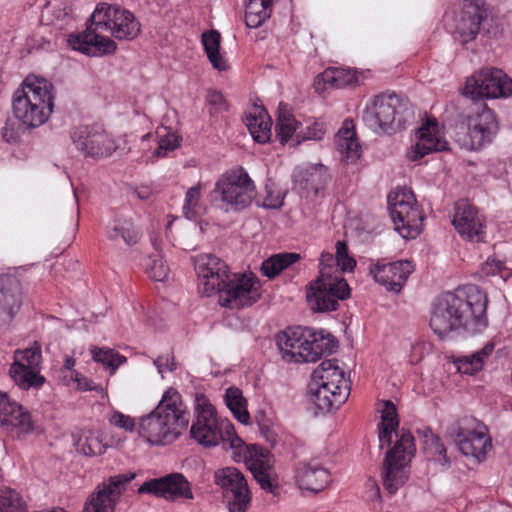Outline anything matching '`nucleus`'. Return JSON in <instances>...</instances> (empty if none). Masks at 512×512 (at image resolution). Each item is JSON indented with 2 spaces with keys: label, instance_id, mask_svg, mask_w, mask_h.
Segmentation results:
<instances>
[{
  "label": "nucleus",
  "instance_id": "obj_1",
  "mask_svg": "<svg viewBox=\"0 0 512 512\" xmlns=\"http://www.w3.org/2000/svg\"><path fill=\"white\" fill-rule=\"evenodd\" d=\"M194 265L199 292L206 296L218 293L223 307L238 310L252 306L261 298V285L255 276L234 274L231 278L228 265L213 254L198 255Z\"/></svg>",
  "mask_w": 512,
  "mask_h": 512
},
{
  "label": "nucleus",
  "instance_id": "obj_2",
  "mask_svg": "<svg viewBox=\"0 0 512 512\" xmlns=\"http://www.w3.org/2000/svg\"><path fill=\"white\" fill-rule=\"evenodd\" d=\"M487 305V295L475 285L446 292L433 304L430 327L441 339L459 329L481 331L488 324Z\"/></svg>",
  "mask_w": 512,
  "mask_h": 512
},
{
  "label": "nucleus",
  "instance_id": "obj_3",
  "mask_svg": "<svg viewBox=\"0 0 512 512\" xmlns=\"http://www.w3.org/2000/svg\"><path fill=\"white\" fill-rule=\"evenodd\" d=\"M379 425L380 448L389 447L392 434L395 432L396 441L385 454L382 466V483L390 494H395L408 479L409 463L415 455L414 437L405 429L397 431L399 426L396 406L390 400L384 402Z\"/></svg>",
  "mask_w": 512,
  "mask_h": 512
},
{
  "label": "nucleus",
  "instance_id": "obj_4",
  "mask_svg": "<svg viewBox=\"0 0 512 512\" xmlns=\"http://www.w3.org/2000/svg\"><path fill=\"white\" fill-rule=\"evenodd\" d=\"M189 412L174 388L166 390L157 407L139 422L138 432L147 442L166 445L175 441L188 427Z\"/></svg>",
  "mask_w": 512,
  "mask_h": 512
},
{
  "label": "nucleus",
  "instance_id": "obj_5",
  "mask_svg": "<svg viewBox=\"0 0 512 512\" xmlns=\"http://www.w3.org/2000/svg\"><path fill=\"white\" fill-rule=\"evenodd\" d=\"M13 114L25 129L43 125L54 108V86L45 78L28 76L13 94Z\"/></svg>",
  "mask_w": 512,
  "mask_h": 512
},
{
  "label": "nucleus",
  "instance_id": "obj_6",
  "mask_svg": "<svg viewBox=\"0 0 512 512\" xmlns=\"http://www.w3.org/2000/svg\"><path fill=\"white\" fill-rule=\"evenodd\" d=\"M276 344L287 362H316L324 352L332 353L338 342L331 335L312 332L308 328L289 327L276 335Z\"/></svg>",
  "mask_w": 512,
  "mask_h": 512
},
{
  "label": "nucleus",
  "instance_id": "obj_7",
  "mask_svg": "<svg viewBox=\"0 0 512 512\" xmlns=\"http://www.w3.org/2000/svg\"><path fill=\"white\" fill-rule=\"evenodd\" d=\"M414 118L408 98L395 92L376 95L363 111L365 124L377 133L394 134Z\"/></svg>",
  "mask_w": 512,
  "mask_h": 512
},
{
  "label": "nucleus",
  "instance_id": "obj_8",
  "mask_svg": "<svg viewBox=\"0 0 512 512\" xmlns=\"http://www.w3.org/2000/svg\"><path fill=\"white\" fill-rule=\"evenodd\" d=\"M337 363V359L325 360L312 373L311 401L321 413L338 409L350 394V383Z\"/></svg>",
  "mask_w": 512,
  "mask_h": 512
},
{
  "label": "nucleus",
  "instance_id": "obj_9",
  "mask_svg": "<svg viewBox=\"0 0 512 512\" xmlns=\"http://www.w3.org/2000/svg\"><path fill=\"white\" fill-rule=\"evenodd\" d=\"M195 402L196 418L190 428L193 439L205 447H213L220 442H229L231 449H240L244 445L233 425L218 419L215 408L204 395H197Z\"/></svg>",
  "mask_w": 512,
  "mask_h": 512
},
{
  "label": "nucleus",
  "instance_id": "obj_10",
  "mask_svg": "<svg viewBox=\"0 0 512 512\" xmlns=\"http://www.w3.org/2000/svg\"><path fill=\"white\" fill-rule=\"evenodd\" d=\"M213 198L219 200V207L227 213L241 212L256 198V186L248 172L238 166L227 170L215 183Z\"/></svg>",
  "mask_w": 512,
  "mask_h": 512
},
{
  "label": "nucleus",
  "instance_id": "obj_11",
  "mask_svg": "<svg viewBox=\"0 0 512 512\" xmlns=\"http://www.w3.org/2000/svg\"><path fill=\"white\" fill-rule=\"evenodd\" d=\"M512 95V79L501 69L485 68L467 78L458 103L462 106L483 98H507Z\"/></svg>",
  "mask_w": 512,
  "mask_h": 512
},
{
  "label": "nucleus",
  "instance_id": "obj_12",
  "mask_svg": "<svg viewBox=\"0 0 512 512\" xmlns=\"http://www.w3.org/2000/svg\"><path fill=\"white\" fill-rule=\"evenodd\" d=\"M471 104L474 106L475 116L467 114V131L457 132L455 136L460 147L469 151L480 150L491 144L499 131V123L492 109L480 102Z\"/></svg>",
  "mask_w": 512,
  "mask_h": 512
},
{
  "label": "nucleus",
  "instance_id": "obj_13",
  "mask_svg": "<svg viewBox=\"0 0 512 512\" xmlns=\"http://www.w3.org/2000/svg\"><path fill=\"white\" fill-rule=\"evenodd\" d=\"M447 433L463 455L473 457L478 462L486 458L487 451L492 447L486 427L472 416L458 419L448 427Z\"/></svg>",
  "mask_w": 512,
  "mask_h": 512
},
{
  "label": "nucleus",
  "instance_id": "obj_14",
  "mask_svg": "<svg viewBox=\"0 0 512 512\" xmlns=\"http://www.w3.org/2000/svg\"><path fill=\"white\" fill-rule=\"evenodd\" d=\"M388 208L395 230L405 239H414L422 231L424 216L417 206L415 196L406 188L388 195Z\"/></svg>",
  "mask_w": 512,
  "mask_h": 512
},
{
  "label": "nucleus",
  "instance_id": "obj_15",
  "mask_svg": "<svg viewBox=\"0 0 512 512\" xmlns=\"http://www.w3.org/2000/svg\"><path fill=\"white\" fill-rule=\"evenodd\" d=\"M349 297L350 288L346 280L324 271L310 282L306 294L310 308L318 313L337 310L339 300Z\"/></svg>",
  "mask_w": 512,
  "mask_h": 512
},
{
  "label": "nucleus",
  "instance_id": "obj_16",
  "mask_svg": "<svg viewBox=\"0 0 512 512\" xmlns=\"http://www.w3.org/2000/svg\"><path fill=\"white\" fill-rule=\"evenodd\" d=\"M84 32H141V24L129 10L100 3L86 22Z\"/></svg>",
  "mask_w": 512,
  "mask_h": 512
},
{
  "label": "nucleus",
  "instance_id": "obj_17",
  "mask_svg": "<svg viewBox=\"0 0 512 512\" xmlns=\"http://www.w3.org/2000/svg\"><path fill=\"white\" fill-rule=\"evenodd\" d=\"M42 354L40 346L16 350L9 374L14 383L23 390L39 389L45 383L40 375Z\"/></svg>",
  "mask_w": 512,
  "mask_h": 512
},
{
  "label": "nucleus",
  "instance_id": "obj_18",
  "mask_svg": "<svg viewBox=\"0 0 512 512\" xmlns=\"http://www.w3.org/2000/svg\"><path fill=\"white\" fill-rule=\"evenodd\" d=\"M215 483L223 489V497L229 512H246L251 494L244 475L235 467L215 472Z\"/></svg>",
  "mask_w": 512,
  "mask_h": 512
},
{
  "label": "nucleus",
  "instance_id": "obj_19",
  "mask_svg": "<svg viewBox=\"0 0 512 512\" xmlns=\"http://www.w3.org/2000/svg\"><path fill=\"white\" fill-rule=\"evenodd\" d=\"M135 478L134 473L111 476L107 483L97 486L84 505V512H114L125 491V486Z\"/></svg>",
  "mask_w": 512,
  "mask_h": 512
},
{
  "label": "nucleus",
  "instance_id": "obj_20",
  "mask_svg": "<svg viewBox=\"0 0 512 512\" xmlns=\"http://www.w3.org/2000/svg\"><path fill=\"white\" fill-rule=\"evenodd\" d=\"M71 139L76 148L87 157H108L115 150L113 140L98 126H79L74 129Z\"/></svg>",
  "mask_w": 512,
  "mask_h": 512
},
{
  "label": "nucleus",
  "instance_id": "obj_21",
  "mask_svg": "<svg viewBox=\"0 0 512 512\" xmlns=\"http://www.w3.org/2000/svg\"><path fill=\"white\" fill-rule=\"evenodd\" d=\"M138 493L153 494L170 501L194 498L190 483L181 473H171L146 481L139 487Z\"/></svg>",
  "mask_w": 512,
  "mask_h": 512
},
{
  "label": "nucleus",
  "instance_id": "obj_22",
  "mask_svg": "<svg viewBox=\"0 0 512 512\" xmlns=\"http://www.w3.org/2000/svg\"><path fill=\"white\" fill-rule=\"evenodd\" d=\"M248 454L245 462L257 483L266 492L275 493L278 480L270 452L266 448L253 445L248 449Z\"/></svg>",
  "mask_w": 512,
  "mask_h": 512
},
{
  "label": "nucleus",
  "instance_id": "obj_23",
  "mask_svg": "<svg viewBox=\"0 0 512 512\" xmlns=\"http://www.w3.org/2000/svg\"><path fill=\"white\" fill-rule=\"evenodd\" d=\"M454 21L456 22L455 32H490L495 28L492 25L494 21L492 10L484 5L464 0L460 11L455 12Z\"/></svg>",
  "mask_w": 512,
  "mask_h": 512
},
{
  "label": "nucleus",
  "instance_id": "obj_24",
  "mask_svg": "<svg viewBox=\"0 0 512 512\" xmlns=\"http://www.w3.org/2000/svg\"><path fill=\"white\" fill-rule=\"evenodd\" d=\"M413 271L414 266L408 260L377 263L370 268V274L374 280L394 293H399L402 290Z\"/></svg>",
  "mask_w": 512,
  "mask_h": 512
},
{
  "label": "nucleus",
  "instance_id": "obj_25",
  "mask_svg": "<svg viewBox=\"0 0 512 512\" xmlns=\"http://www.w3.org/2000/svg\"><path fill=\"white\" fill-rule=\"evenodd\" d=\"M452 224L458 233L470 241L482 242L485 238V226L477 209L465 201L456 204Z\"/></svg>",
  "mask_w": 512,
  "mask_h": 512
},
{
  "label": "nucleus",
  "instance_id": "obj_26",
  "mask_svg": "<svg viewBox=\"0 0 512 512\" xmlns=\"http://www.w3.org/2000/svg\"><path fill=\"white\" fill-rule=\"evenodd\" d=\"M417 141L408 152L412 161L419 160L432 152L445 151L448 142L439 135L438 122L435 118H428L416 132Z\"/></svg>",
  "mask_w": 512,
  "mask_h": 512
},
{
  "label": "nucleus",
  "instance_id": "obj_27",
  "mask_svg": "<svg viewBox=\"0 0 512 512\" xmlns=\"http://www.w3.org/2000/svg\"><path fill=\"white\" fill-rule=\"evenodd\" d=\"M331 176L328 168L323 164H310L307 166H299L293 172V181L306 196L310 193L317 195L320 190L324 189Z\"/></svg>",
  "mask_w": 512,
  "mask_h": 512
},
{
  "label": "nucleus",
  "instance_id": "obj_28",
  "mask_svg": "<svg viewBox=\"0 0 512 512\" xmlns=\"http://www.w3.org/2000/svg\"><path fill=\"white\" fill-rule=\"evenodd\" d=\"M295 479L300 489L318 493L331 482V475L317 462H301L296 468Z\"/></svg>",
  "mask_w": 512,
  "mask_h": 512
},
{
  "label": "nucleus",
  "instance_id": "obj_29",
  "mask_svg": "<svg viewBox=\"0 0 512 512\" xmlns=\"http://www.w3.org/2000/svg\"><path fill=\"white\" fill-rule=\"evenodd\" d=\"M68 46L88 56L111 54L116 50V43L101 34H68Z\"/></svg>",
  "mask_w": 512,
  "mask_h": 512
},
{
  "label": "nucleus",
  "instance_id": "obj_30",
  "mask_svg": "<svg viewBox=\"0 0 512 512\" xmlns=\"http://www.w3.org/2000/svg\"><path fill=\"white\" fill-rule=\"evenodd\" d=\"M0 423L3 426L18 428L21 432L32 430L30 413L2 392H0Z\"/></svg>",
  "mask_w": 512,
  "mask_h": 512
},
{
  "label": "nucleus",
  "instance_id": "obj_31",
  "mask_svg": "<svg viewBox=\"0 0 512 512\" xmlns=\"http://www.w3.org/2000/svg\"><path fill=\"white\" fill-rule=\"evenodd\" d=\"M22 305V287L17 277L0 274V314L7 313L11 318Z\"/></svg>",
  "mask_w": 512,
  "mask_h": 512
},
{
  "label": "nucleus",
  "instance_id": "obj_32",
  "mask_svg": "<svg viewBox=\"0 0 512 512\" xmlns=\"http://www.w3.org/2000/svg\"><path fill=\"white\" fill-rule=\"evenodd\" d=\"M245 124L253 139L261 144L268 142L271 138L272 120L263 106L254 105L245 114Z\"/></svg>",
  "mask_w": 512,
  "mask_h": 512
},
{
  "label": "nucleus",
  "instance_id": "obj_33",
  "mask_svg": "<svg viewBox=\"0 0 512 512\" xmlns=\"http://www.w3.org/2000/svg\"><path fill=\"white\" fill-rule=\"evenodd\" d=\"M335 144L348 161L354 162L361 156V146L357 141L352 122L345 121L343 123L336 135Z\"/></svg>",
  "mask_w": 512,
  "mask_h": 512
},
{
  "label": "nucleus",
  "instance_id": "obj_34",
  "mask_svg": "<svg viewBox=\"0 0 512 512\" xmlns=\"http://www.w3.org/2000/svg\"><path fill=\"white\" fill-rule=\"evenodd\" d=\"M362 75V72L352 68L329 67L323 72L322 77L325 83L336 88H343L359 85Z\"/></svg>",
  "mask_w": 512,
  "mask_h": 512
},
{
  "label": "nucleus",
  "instance_id": "obj_35",
  "mask_svg": "<svg viewBox=\"0 0 512 512\" xmlns=\"http://www.w3.org/2000/svg\"><path fill=\"white\" fill-rule=\"evenodd\" d=\"M69 11L70 8L63 1H57L55 4L48 3L42 11L41 22L56 30H62L64 25L71 21Z\"/></svg>",
  "mask_w": 512,
  "mask_h": 512
},
{
  "label": "nucleus",
  "instance_id": "obj_36",
  "mask_svg": "<svg viewBox=\"0 0 512 512\" xmlns=\"http://www.w3.org/2000/svg\"><path fill=\"white\" fill-rule=\"evenodd\" d=\"M201 42L213 68L218 71L227 70L229 65L221 53V34H201Z\"/></svg>",
  "mask_w": 512,
  "mask_h": 512
},
{
  "label": "nucleus",
  "instance_id": "obj_37",
  "mask_svg": "<svg viewBox=\"0 0 512 512\" xmlns=\"http://www.w3.org/2000/svg\"><path fill=\"white\" fill-rule=\"evenodd\" d=\"M107 238L112 241L123 240L127 245L137 243L139 233L130 219H115L111 225L107 227Z\"/></svg>",
  "mask_w": 512,
  "mask_h": 512
},
{
  "label": "nucleus",
  "instance_id": "obj_38",
  "mask_svg": "<svg viewBox=\"0 0 512 512\" xmlns=\"http://www.w3.org/2000/svg\"><path fill=\"white\" fill-rule=\"evenodd\" d=\"M274 0H250L246 5L245 23L248 28H258L270 17Z\"/></svg>",
  "mask_w": 512,
  "mask_h": 512
},
{
  "label": "nucleus",
  "instance_id": "obj_39",
  "mask_svg": "<svg viewBox=\"0 0 512 512\" xmlns=\"http://www.w3.org/2000/svg\"><path fill=\"white\" fill-rule=\"evenodd\" d=\"M299 260L300 255L297 253L274 254L262 262L260 270L264 276L273 279L284 269Z\"/></svg>",
  "mask_w": 512,
  "mask_h": 512
},
{
  "label": "nucleus",
  "instance_id": "obj_40",
  "mask_svg": "<svg viewBox=\"0 0 512 512\" xmlns=\"http://www.w3.org/2000/svg\"><path fill=\"white\" fill-rule=\"evenodd\" d=\"M225 403L234 417L242 424H248L250 415L247 410V400L237 387H229L224 395Z\"/></svg>",
  "mask_w": 512,
  "mask_h": 512
},
{
  "label": "nucleus",
  "instance_id": "obj_41",
  "mask_svg": "<svg viewBox=\"0 0 512 512\" xmlns=\"http://www.w3.org/2000/svg\"><path fill=\"white\" fill-rule=\"evenodd\" d=\"M494 350L493 343H487L481 350L463 356L458 360V371L463 374L473 375L483 368L485 360L492 354Z\"/></svg>",
  "mask_w": 512,
  "mask_h": 512
},
{
  "label": "nucleus",
  "instance_id": "obj_42",
  "mask_svg": "<svg viewBox=\"0 0 512 512\" xmlns=\"http://www.w3.org/2000/svg\"><path fill=\"white\" fill-rule=\"evenodd\" d=\"M299 122L295 119L294 115L280 104L278 109L277 122L275 127L276 137L282 145L286 144L288 140L295 134Z\"/></svg>",
  "mask_w": 512,
  "mask_h": 512
},
{
  "label": "nucleus",
  "instance_id": "obj_43",
  "mask_svg": "<svg viewBox=\"0 0 512 512\" xmlns=\"http://www.w3.org/2000/svg\"><path fill=\"white\" fill-rule=\"evenodd\" d=\"M425 452L430 460L439 463L446 470L450 468L451 461L447 456V450L440 437L430 431V436H425Z\"/></svg>",
  "mask_w": 512,
  "mask_h": 512
},
{
  "label": "nucleus",
  "instance_id": "obj_44",
  "mask_svg": "<svg viewBox=\"0 0 512 512\" xmlns=\"http://www.w3.org/2000/svg\"><path fill=\"white\" fill-rule=\"evenodd\" d=\"M202 188L203 185L201 183H197L190 187L186 192L183 212L187 219H196L204 211V206L201 203Z\"/></svg>",
  "mask_w": 512,
  "mask_h": 512
},
{
  "label": "nucleus",
  "instance_id": "obj_45",
  "mask_svg": "<svg viewBox=\"0 0 512 512\" xmlns=\"http://www.w3.org/2000/svg\"><path fill=\"white\" fill-rule=\"evenodd\" d=\"M75 447L79 453L89 457L102 455L106 450L101 439L93 433L80 436L75 443Z\"/></svg>",
  "mask_w": 512,
  "mask_h": 512
},
{
  "label": "nucleus",
  "instance_id": "obj_46",
  "mask_svg": "<svg viewBox=\"0 0 512 512\" xmlns=\"http://www.w3.org/2000/svg\"><path fill=\"white\" fill-rule=\"evenodd\" d=\"M0 512H26L25 502L16 490H0Z\"/></svg>",
  "mask_w": 512,
  "mask_h": 512
},
{
  "label": "nucleus",
  "instance_id": "obj_47",
  "mask_svg": "<svg viewBox=\"0 0 512 512\" xmlns=\"http://www.w3.org/2000/svg\"><path fill=\"white\" fill-rule=\"evenodd\" d=\"M93 359L96 362H100L106 367L111 369V373L126 361L124 356L115 353L111 349H94L92 350Z\"/></svg>",
  "mask_w": 512,
  "mask_h": 512
},
{
  "label": "nucleus",
  "instance_id": "obj_48",
  "mask_svg": "<svg viewBox=\"0 0 512 512\" xmlns=\"http://www.w3.org/2000/svg\"><path fill=\"white\" fill-rule=\"evenodd\" d=\"M326 133V124L323 121L315 120L308 124L305 131H300L297 137V143L305 140H321Z\"/></svg>",
  "mask_w": 512,
  "mask_h": 512
},
{
  "label": "nucleus",
  "instance_id": "obj_49",
  "mask_svg": "<svg viewBox=\"0 0 512 512\" xmlns=\"http://www.w3.org/2000/svg\"><path fill=\"white\" fill-rule=\"evenodd\" d=\"M181 141V137L174 133H167L161 136L158 142V148L155 150L154 155L157 157L165 156L169 151L175 150Z\"/></svg>",
  "mask_w": 512,
  "mask_h": 512
},
{
  "label": "nucleus",
  "instance_id": "obj_50",
  "mask_svg": "<svg viewBox=\"0 0 512 512\" xmlns=\"http://www.w3.org/2000/svg\"><path fill=\"white\" fill-rule=\"evenodd\" d=\"M25 48L27 53L30 54L33 51H48L52 49L50 40H47L43 34H30L26 37Z\"/></svg>",
  "mask_w": 512,
  "mask_h": 512
},
{
  "label": "nucleus",
  "instance_id": "obj_51",
  "mask_svg": "<svg viewBox=\"0 0 512 512\" xmlns=\"http://www.w3.org/2000/svg\"><path fill=\"white\" fill-rule=\"evenodd\" d=\"M149 275L156 281L164 280L168 275V268L160 255L150 256Z\"/></svg>",
  "mask_w": 512,
  "mask_h": 512
},
{
  "label": "nucleus",
  "instance_id": "obj_52",
  "mask_svg": "<svg viewBox=\"0 0 512 512\" xmlns=\"http://www.w3.org/2000/svg\"><path fill=\"white\" fill-rule=\"evenodd\" d=\"M60 377L65 385L72 386L75 385L80 390H90V386L88 385V380L78 371L70 370L67 373L60 374Z\"/></svg>",
  "mask_w": 512,
  "mask_h": 512
},
{
  "label": "nucleus",
  "instance_id": "obj_53",
  "mask_svg": "<svg viewBox=\"0 0 512 512\" xmlns=\"http://www.w3.org/2000/svg\"><path fill=\"white\" fill-rule=\"evenodd\" d=\"M207 103L210 106V114H218L228 109V105L223 95L215 90L208 91L206 97Z\"/></svg>",
  "mask_w": 512,
  "mask_h": 512
},
{
  "label": "nucleus",
  "instance_id": "obj_54",
  "mask_svg": "<svg viewBox=\"0 0 512 512\" xmlns=\"http://www.w3.org/2000/svg\"><path fill=\"white\" fill-rule=\"evenodd\" d=\"M153 364L161 375L166 371L173 372L176 370V362L173 352L158 356L153 360Z\"/></svg>",
  "mask_w": 512,
  "mask_h": 512
},
{
  "label": "nucleus",
  "instance_id": "obj_55",
  "mask_svg": "<svg viewBox=\"0 0 512 512\" xmlns=\"http://www.w3.org/2000/svg\"><path fill=\"white\" fill-rule=\"evenodd\" d=\"M110 423L126 431H133L135 427L133 418L118 411L112 414L110 418Z\"/></svg>",
  "mask_w": 512,
  "mask_h": 512
},
{
  "label": "nucleus",
  "instance_id": "obj_56",
  "mask_svg": "<svg viewBox=\"0 0 512 512\" xmlns=\"http://www.w3.org/2000/svg\"><path fill=\"white\" fill-rule=\"evenodd\" d=\"M502 267L503 263L501 261L488 258L482 266V272L486 275L495 274L496 272H500Z\"/></svg>",
  "mask_w": 512,
  "mask_h": 512
},
{
  "label": "nucleus",
  "instance_id": "obj_57",
  "mask_svg": "<svg viewBox=\"0 0 512 512\" xmlns=\"http://www.w3.org/2000/svg\"><path fill=\"white\" fill-rule=\"evenodd\" d=\"M334 262V256L333 254L329 253V252H323L321 254V257H320V263H319V266H320V271H319V275H321V273L324 271L326 273H330V270L332 269V263Z\"/></svg>",
  "mask_w": 512,
  "mask_h": 512
},
{
  "label": "nucleus",
  "instance_id": "obj_58",
  "mask_svg": "<svg viewBox=\"0 0 512 512\" xmlns=\"http://www.w3.org/2000/svg\"><path fill=\"white\" fill-rule=\"evenodd\" d=\"M259 425V431L264 436L267 442H269L271 445H274L276 443L277 435L276 433L271 429L269 424L264 422H258Z\"/></svg>",
  "mask_w": 512,
  "mask_h": 512
},
{
  "label": "nucleus",
  "instance_id": "obj_59",
  "mask_svg": "<svg viewBox=\"0 0 512 512\" xmlns=\"http://www.w3.org/2000/svg\"><path fill=\"white\" fill-rule=\"evenodd\" d=\"M476 34H458V37L455 38L456 42H459L465 49H471L474 51V47H470L469 44L475 41Z\"/></svg>",
  "mask_w": 512,
  "mask_h": 512
},
{
  "label": "nucleus",
  "instance_id": "obj_60",
  "mask_svg": "<svg viewBox=\"0 0 512 512\" xmlns=\"http://www.w3.org/2000/svg\"><path fill=\"white\" fill-rule=\"evenodd\" d=\"M283 205V198L277 196L276 198H272L267 196L263 200L262 206L268 209H278Z\"/></svg>",
  "mask_w": 512,
  "mask_h": 512
},
{
  "label": "nucleus",
  "instance_id": "obj_61",
  "mask_svg": "<svg viewBox=\"0 0 512 512\" xmlns=\"http://www.w3.org/2000/svg\"><path fill=\"white\" fill-rule=\"evenodd\" d=\"M336 262H337V265L340 266L341 270L344 272L352 271L354 269V267L356 266V261L349 255H347L346 257H344L341 260H337Z\"/></svg>",
  "mask_w": 512,
  "mask_h": 512
},
{
  "label": "nucleus",
  "instance_id": "obj_62",
  "mask_svg": "<svg viewBox=\"0 0 512 512\" xmlns=\"http://www.w3.org/2000/svg\"><path fill=\"white\" fill-rule=\"evenodd\" d=\"M2 135L7 142H16L19 138L18 133L15 132L14 128L9 124H6L2 129Z\"/></svg>",
  "mask_w": 512,
  "mask_h": 512
},
{
  "label": "nucleus",
  "instance_id": "obj_63",
  "mask_svg": "<svg viewBox=\"0 0 512 512\" xmlns=\"http://www.w3.org/2000/svg\"><path fill=\"white\" fill-rule=\"evenodd\" d=\"M348 255V247L345 242L338 241L336 243V261L341 260Z\"/></svg>",
  "mask_w": 512,
  "mask_h": 512
},
{
  "label": "nucleus",
  "instance_id": "obj_64",
  "mask_svg": "<svg viewBox=\"0 0 512 512\" xmlns=\"http://www.w3.org/2000/svg\"><path fill=\"white\" fill-rule=\"evenodd\" d=\"M75 359L72 358V357H66L65 359V362H64V365L62 366V368L60 369V374L62 373H67L69 372L70 370H74V366H75Z\"/></svg>",
  "mask_w": 512,
  "mask_h": 512
}]
</instances>
